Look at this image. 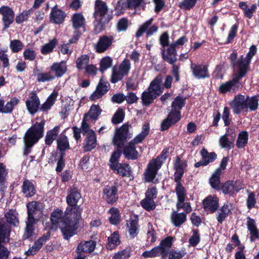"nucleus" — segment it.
Listing matches in <instances>:
<instances>
[{"mask_svg":"<svg viewBox=\"0 0 259 259\" xmlns=\"http://www.w3.org/2000/svg\"><path fill=\"white\" fill-rule=\"evenodd\" d=\"M96 245V242L93 240L81 242L78 245L77 252H91L94 250Z\"/></svg>","mask_w":259,"mask_h":259,"instance_id":"obj_36","label":"nucleus"},{"mask_svg":"<svg viewBox=\"0 0 259 259\" xmlns=\"http://www.w3.org/2000/svg\"><path fill=\"white\" fill-rule=\"evenodd\" d=\"M258 99L255 96L248 97L242 95L235 96L234 99L229 103V105L235 114H239L242 111H255L257 109Z\"/></svg>","mask_w":259,"mask_h":259,"instance_id":"obj_2","label":"nucleus"},{"mask_svg":"<svg viewBox=\"0 0 259 259\" xmlns=\"http://www.w3.org/2000/svg\"><path fill=\"white\" fill-rule=\"evenodd\" d=\"M45 124V120L42 119L40 122H36L27 131L24 137L25 155L28 154L30 148L43 137Z\"/></svg>","mask_w":259,"mask_h":259,"instance_id":"obj_3","label":"nucleus"},{"mask_svg":"<svg viewBox=\"0 0 259 259\" xmlns=\"http://www.w3.org/2000/svg\"><path fill=\"white\" fill-rule=\"evenodd\" d=\"M60 126H56L53 129L47 132L45 137V143L51 145L56 139L60 132Z\"/></svg>","mask_w":259,"mask_h":259,"instance_id":"obj_41","label":"nucleus"},{"mask_svg":"<svg viewBox=\"0 0 259 259\" xmlns=\"http://www.w3.org/2000/svg\"><path fill=\"white\" fill-rule=\"evenodd\" d=\"M108 7L105 2L101 0H97L95 2L94 18L99 24L103 25L108 22L106 17Z\"/></svg>","mask_w":259,"mask_h":259,"instance_id":"obj_13","label":"nucleus"},{"mask_svg":"<svg viewBox=\"0 0 259 259\" xmlns=\"http://www.w3.org/2000/svg\"><path fill=\"white\" fill-rule=\"evenodd\" d=\"M101 112L102 110L100 108L99 106L93 105L91 107L89 112L84 115L82 121V124H83V122H85L90 125V120L91 119L95 121L98 118V117L101 114Z\"/></svg>","mask_w":259,"mask_h":259,"instance_id":"obj_22","label":"nucleus"},{"mask_svg":"<svg viewBox=\"0 0 259 259\" xmlns=\"http://www.w3.org/2000/svg\"><path fill=\"white\" fill-rule=\"evenodd\" d=\"M24 45L21 41L18 39L11 41L10 48L13 53L20 52L23 48Z\"/></svg>","mask_w":259,"mask_h":259,"instance_id":"obj_62","label":"nucleus"},{"mask_svg":"<svg viewBox=\"0 0 259 259\" xmlns=\"http://www.w3.org/2000/svg\"><path fill=\"white\" fill-rule=\"evenodd\" d=\"M57 42V39L56 38H53L48 43L42 46L40 50L41 53L43 55H47L51 53L56 47Z\"/></svg>","mask_w":259,"mask_h":259,"instance_id":"obj_50","label":"nucleus"},{"mask_svg":"<svg viewBox=\"0 0 259 259\" xmlns=\"http://www.w3.org/2000/svg\"><path fill=\"white\" fill-rule=\"evenodd\" d=\"M162 162L159 158L152 159L147 165L144 172V180L146 182H152L157 174V171L161 167Z\"/></svg>","mask_w":259,"mask_h":259,"instance_id":"obj_12","label":"nucleus"},{"mask_svg":"<svg viewBox=\"0 0 259 259\" xmlns=\"http://www.w3.org/2000/svg\"><path fill=\"white\" fill-rule=\"evenodd\" d=\"M23 192L26 197H31L35 193V189L32 182L28 180H26L23 182Z\"/></svg>","mask_w":259,"mask_h":259,"instance_id":"obj_49","label":"nucleus"},{"mask_svg":"<svg viewBox=\"0 0 259 259\" xmlns=\"http://www.w3.org/2000/svg\"><path fill=\"white\" fill-rule=\"evenodd\" d=\"M81 212L82 208L78 207H67L65 218H63V211L57 209L52 213L51 220L53 225H59L64 238L68 239L75 234L77 224L81 218Z\"/></svg>","mask_w":259,"mask_h":259,"instance_id":"obj_1","label":"nucleus"},{"mask_svg":"<svg viewBox=\"0 0 259 259\" xmlns=\"http://www.w3.org/2000/svg\"><path fill=\"white\" fill-rule=\"evenodd\" d=\"M157 97L152 92H150L148 90V92H144L142 96V100L143 104L148 105L151 104L154 99Z\"/></svg>","mask_w":259,"mask_h":259,"instance_id":"obj_59","label":"nucleus"},{"mask_svg":"<svg viewBox=\"0 0 259 259\" xmlns=\"http://www.w3.org/2000/svg\"><path fill=\"white\" fill-rule=\"evenodd\" d=\"M124 118V113L123 110L119 109L114 114L112 118V121L114 124H118L121 122Z\"/></svg>","mask_w":259,"mask_h":259,"instance_id":"obj_64","label":"nucleus"},{"mask_svg":"<svg viewBox=\"0 0 259 259\" xmlns=\"http://www.w3.org/2000/svg\"><path fill=\"white\" fill-rule=\"evenodd\" d=\"M187 164L186 162L181 160L179 158L176 159L175 163V168L176 172L175 173V181L178 182L181 180V179L184 173V168L186 167Z\"/></svg>","mask_w":259,"mask_h":259,"instance_id":"obj_34","label":"nucleus"},{"mask_svg":"<svg viewBox=\"0 0 259 259\" xmlns=\"http://www.w3.org/2000/svg\"><path fill=\"white\" fill-rule=\"evenodd\" d=\"M190 68L193 75L197 78H204L208 77L207 67L205 65L191 64Z\"/></svg>","mask_w":259,"mask_h":259,"instance_id":"obj_25","label":"nucleus"},{"mask_svg":"<svg viewBox=\"0 0 259 259\" xmlns=\"http://www.w3.org/2000/svg\"><path fill=\"white\" fill-rule=\"evenodd\" d=\"M131 62L127 59H124L118 66L112 69L111 82L116 83L121 80L122 78L127 75L131 69Z\"/></svg>","mask_w":259,"mask_h":259,"instance_id":"obj_10","label":"nucleus"},{"mask_svg":"<svg viewBox=\"0 0 259 259\" xmlns=\"http://www.w3.org/2000/svg\"><path fill=\"white\" fill-rule=\"evenodd\" d=\"M148 90L156 97L159 96L163 92V90L161 77L159 76H157L151 82Z\"/></svg>","mask_w":259,"mask_h":259,"instance_id":"obj_32","label":"nucleus"},{"mask_svg":"<svg viewBox=\"0 0 259 259\" xmlns=\"http://www.w3.org/2000/svg\"><path fill=\"white\" fill-rule=\"evenodd\" d=\"M72 26L74 29H82L84 31L85 20L83 15L80 13L74 14L72 17Z\"/></svg>","mask_w":259,"mask_h":259,"instance_id":"obj_37","label":"nucleus"},{"mask_svg":"<svg viewBox=\"0 0 259 259\" xmlns=\"http://www.w3.org/2000/svg\"><path fill=\"white\" fill-rule=\"evenodd\" d=\"M248 141V134L246 132H241L238 137L236 145L238 148H242L247 144Z\"/></svg>","mask_w":259,"mask_h":259,"instance_id":"obj_56","label":"nucleus"},{"mask_svg":"<svg viewBox=\"0 0 259 259\" xmlns=\"http://www.w3.org/2000/svg\"><path fill=\"white\" fill-rule=\"evenodd\" d=\"M10 233V227L0 223V259H9L10 251L1 243L9 242Z\"/></svg>","mask_w":259,"mask_h":259,"instance_id":"obj_11","label":"nucleus"},{"mask_svg":"<svg viewBox=\"0 0 259 259\" xmlns=\"http://www.w3.org/2000/svg\"><path fill=\"white\" fill-rule=\"evenodd\" d=\"M222 174V170L220 168H218L212 174L210 179V184L211 186L214 189H218L220 186V176Z\"/></svg>","mask_w":259,"mask_h":259,"instance_id":"obj_48","label":"nucleus"},{"mask_svg":"<svg viewBox=\"0 0 259 259\" xmlns=\"http://www.w3.org/2000/svg\"><path fill=\"white\" fill-rule=\"evenodd\" d=\"M0 14L3 15L4 29L8 28L14 21V13L13 11L9 7L3 6L0 8Z\"/></svg>","mask_w":259,"mask_h":259,"instance_id":"obj_20","label":"nucleus"},{"mask_svg":"<svg viewBox=\"0 0 259 259\" xmlns=\"http://www.w3.org/2000/svg\"><path fill=\"white\" fill-rule=\"evenodd\" d=\"M111 168L114 172L122 177H129L131 173L130 166L125 163H119L116 165H113V167Z\"/></svg>","mask_w":259,"mask_h":259,"instance_id":"obj_33","label":"nucleus"},{"mask_svg":"<svg viewBox=\"0 0 259 259\" xmlns=\"http://www.w3.org/2000/svg\"><path fill=\"white\" fill-rule=\"evenodd\" d=\"M153 21V19H150V20L146 21L145 23H144L138 30L136 33V36L137 37H140L142 34L146 31L147 36L152 35L154 33L157 32L158 30V27L155 25H153L151 27H149L151 23Z\"/></svg>","mask_w":259,"mask_h":259,"instance_id":"obj_26","label":"nucleus"},{"mask_svg":"<svg viewBox=\"0 0 259 259\" xmlns=\"http://www.w3.org/2000/svg\"><path fill=\"white\" fill-rule=\"evenodd\" d=\"M168 251V259H181L186 254L184 250H175L171 249Z\"/></svg>","mask_w":259,"mask_h":259,"instance_id":"obj_55","label":"nucleus"},{"mask_svg":"<svg viewBox=\"0 0 259 259\" xmlns=\"http://www.w3.org/2000/svg\"><path fill=\"white\" fill-rule=\"evenodd\" d=\"M129 126L128 124L122 125L116 132L115 136L113 139V144L120 149L122 148L125 141L128 138H131L132 134H129Z\"/></svg>","mask_w":259,"mask_h":259,"instance_id":"obj_14","label":"nucleus"},{"mask_svg":"<svg viewBox=\"0 0 259 259\" xmlns=\"http://www.w3.org/2000/svg\"><path fill=\"white\" fill-rule=\"evenodd\" d=\"M40 104L38 97L34 92L31 93L26 101L27 109L30 114L35 113Z\"/></svg>","mask_w":259,"mask_h":259,"instance_id":"obj_23","label":"nucleus"},{"mask_svg":"<svg viewBox=\"0 0 259 259\" xmlns=\"http://www.w3.org/2000/svg\"><path fill=\"white\" fill-rule=\"evenodd\" d=\"M127 231L130 234L131 238L135 237L138 232V223L137 218L135 219H130L126 222Z\"/></svg>","mask_w":259,"mask_h":259,"instance_id":"obj_39","label":"nucleus"},{"mask_svg":"<svg viewBox=\"0 0 259 259\" xmlns=\"http://www.w3.org/2000/svg\"><path fill=\"white\" fill-rule=\"evenodd\" d=\"M48 237L44 236L37 240L33 245H32L29 249L26 251L27 255H30L35 254L38 250L40 249L42 244L47 240Z\"/></svg>","mask_w":259,"mask_h":259,"instance_id":"obj_43","label":"nucleus"},{"mask_svg":"<svg viewBox=\"0 0 259 259\" xmlns=\"http://www.w3.org/2000/svg\"><path fill=\"white\" fill-rule=\"evenodd\" d=\"M149 125L144 124L142 126L141 132L124 147L123 153L128 159H136L138 158L139 154L136 150V145L141 143L145 139L149 133Z\"/></svg>","mask_w":259,"mask_h":259,"instance_id":"obj_5","label":"nucleus"},{"mask_svg":"<svg viewBox=\"0 0 259 259\" xmlns=\"http://www.w3.org/2000/svg\"><path fill=\"white\" fill-rule=\"evenodd\" d=\"M55 76L52 72L40 73L37 74V80L38 82H46L53 80Z\"/></svg>","mask_w":259,"mask_h":259,"instance_id":"obj_60","label":"nucleus"},{"mask_svg":"<svg viewBox=\"0 0 259 259\" xmlns=\"http://www.w3.org/2000/svg\"><path fill=\"white\" fill-rule=\"evenodd\" d=\"M247 226L248 231L251 235L250 240L253 241L255 239L258 237V231L255 226V222L254 220L250 219V218H247Z\"/></svg>","mask_w":259,"mask_h":259,"instance_id":"obj_44","label":"nucleus"},{"mask_svg":"<svg viewBox=\"0 0 259 259\" xmlns=\"http://www.w3.org/2000/svg\"><path fill=\"white\" fill-rule=\"evenodd\" d=\"M203 205L205 210L213 213L219 207V199L216 196H209L204 200Z\"/></svg>","mask_w":259,"mask_h":259,"instance_id":"obj_29","label":"nucleus"},{"mask_svg":"<svg viewBox=\"0 0 259 259\" xmlns=\"http://www.w3.org/2000/svg\"><path fill=\"white\" fill-rule=\"evenodd\" d=\"M109 85V83L103 77H102L97 86L96 90L91 95V99L92 100H96L101 98L108 91Z\"/></svg>","mask_w":259,"mask_h":259,"instance_id":"obj_15","label":"nucleus"},{"mask_svg":"<svg viewBox=\"0 0 259 259\" xmlns=\"http://www.w3.org/2000/svg\"><path fill=\"white\" fill-rule=\"evenodd\" d=\"M67 70V65L66 61L54 63L50 67V71L54 73V76L57 77L62 76Z\"/></svg>","mask_w":259,"mask_h":259,"instance_id":"obj_28","label":"nucleus"},{"mask_svg":"<svg viewBox=\"0 0 259 259\" xmlns=\"http://www.w3.org/2000/svg\"><path fill=\"white\" fill-rule=\"evenodd\" d=\"M239 7L243 11L244 16L248 19H251L256 9L255 4H252L249 7L246 2H242L239 4Z\"/></svg>","mask_w":259,"mask_h":259,"instance_id":"obj_38","label":"nucleus"},{"mask_svg":"<svg viewBox=\"0 0 259 259\" xmlns=\"http://www.w3.org/2000/svg\"><path fill=\"white\" fill-rule=\"evenodd\" d=\"M66 15L61 10L58 9L57 7H54L52 9L50 15V21L52 23L59 24L64 20Z\"/></svg>","mask_w":259,"mask_h":259,"instance_id":"obj_30","label":"nucleus"},{"mask_svg":"<svg viewBox=\"0 0 259 259\" xmlns=\"http://www.w3.org/2000/svg\"><path fill=\"white\" fill-rule=\"evenodd\" d=\"M82 134L85 136V145L83 147L85 151H90L94 149L97 145V138L95 131L90 128L86 123L82 124Z\"/></svg>","mask_w":259,"mask_h":259,"instance_id":"obj_9","label":"nucleus"},{"mask_svg":"<svg viewBox=\"0 0 259 259\" xmlns=\"http://www.w3.org/2000/svg\"><path fill=\"white\" fill-rule=\"evenodd\" d=\"M58 95V92L54 90L48 98L47 101L42 105L41 110L46 111L50 109L51 107L55 103Z\"/></svg>","mask_w":259,"mask_h":259,"instance_id":"obj_46","label":"nucleus"},{"mask_svg":"<svg viewBox=\"0 0 259 259\" xmlns=\"http://www.w3.org/2000/svg\"><path fill=\"white\" fill-rule=\"evenodd\" d=\"M181 118L180 111L172 110L168 114L166 119H165L161 123V128L162 131H164L168 128L172 124L177 122Z\"/></svg>","mask_w":259,"mask_h":259,"instance_id":"obj_21","label":"nucleus"},{"mask_svg":"<svg viewBox=\"0 0 259 259\" xmlns=\"http://www.w3.org/2000/svg\"><path fill=\"white\" fill-rule=\"evenodd\" d=\"M57 147L60 150V153L69 149V144L67 137L63 134H61L57 140Z\"/></svg>","mask_w":259,"mask_h":259,"instance_id":"obj_42","label":"nucleus"},{"mask_svg":"<svg viewBox=\"0 0 259 259\" xmlns=\"http://www.w3.org/2000/svg\"><path fill=\"white\" fill-rule=\"evenodd\" d=\"M27 207L28 217L25 232L23 235L24 239L28 238L31 236L33 224L36 220L41 216L42 205L40 202L32 201L27 204Z\"/></svg>","mask_w":259,"mask_h":259,"instance_id":"obj_4","label":"nucleus"},{"mask_svg":"<svg viewBox=\"0 0 259 259\" xmlns=\"http://www.w3.org/2000/svg\"><path fill=\"white\" fill-rule=\"evenodd\" d=\"M117 188L116 186H107L103 190L104 197L109 203L115 202L117 198Z\"/></svg>","mask_w":259,"mask_h":259,"instance_id":"obj_27","label":"nucleus"},{"mask_svg":"<svg viewBox=\"0 0 259 259\" xmlns=\"http://www.w3.org/2000/svg\"><path fill=\"white\" fill-rule=\"evenodd\" d=\"M81 198V194L76 189L74 188L71 189L68 194L66 198V202L70 207H78L80 208L79 206H76L78 200Z\"/></svg>","mask_w":259,"mask_h":259,"instance_id":"obj_31","label":"nucleus"},{"mask_svg":"<svg viewBox=\"0 0 259 259\" xmlns=\"http://www.w3.org/2000/svg\"><path fill=\"white\" fill-rule=\"evenodd\" d=\"M114 42L113 36L103 35L101 36L96 44L95 48L96 52L103 53L107 50Z\"/></svg>","mask_w":259,"mask_h":259,"instance_id":"obj_16","label":"nucleus"},{"mask_svg":"<svg viewBox=\"0 0 259 259\" xmlns=\"http://www.w3.org/2000/svg\"><path fill=\"white\" fill-rule=\"evenodd\" d=\"M232 205L230 203L224 204L217 214V219L218 222L222 224L225 219L231 213Z\"/></svg>","mask_w":259,"mask_h":259,"instance_id":"obj_35","label":"nucleus"},{"mask_svg":"<svg viewBox=\"0 0 259 259\" xmlns=\"http://www.w3.org/2000/svg\"><path fill=\"white\" fill-rule=\"evenodd\" d=\"M19 100L17 98H13L11 100L7 102V103L3 107V113H11L14 107L18 104Z\"/></svg>","mask_w":259,"mask_h":259,"instance_id":"obj_54","label":"nucleus"},{"mask_svg":"<svg viewBox=\"0 0 259 259\" xmlns=\"http://www.w3.org/2000/svg\"><path fill=\"white\" fill-rule=\"evenodd\" d=\"M7 222L14 226H17L19 224L17 213L14 210H10L5 214Z\"/></svg>","mask_w":259,"mask_h":259,"instance_id":"obj_51","label":"nucleus"},{"mask_svg":"<svg viewBox=\"0 0 259 259\" xmlns=\"http://www.w3.org/2000/svg\"><path fill=\"white\" fill-rule=\"evenodd\" d=\"M172 243V238L168 237L162 240L159 245L150 250L143 252L142 255L144 258H153L161 255L162 258L165 259L167 256L168 251L171 248Z\"/></svg>","mask_w":259,"mask_h":259,"instance_id":"obj_6","label":"nucleus"},{"mask_svg":"<svg viewBox=\"0 0 259 259\" xmlns=\"http://www.w3.org/2000/svg\"><path fill=\"white\" fill-rule=\"evenodd\" d=\"M243 188V185L240 181H228L225 183L222 187V191L225 194H233Z\"/></svg>","mask_w":259,"mask_h":259,"instance_id":"obj_19","label":"nucleus"},{"mask_svg":"<svg viewBox=\"0 0 259 259\" xmlns=\"http://www.w3.org/2000/svg\"><path fill=\"white\" fill-rule=\"evenodd\" d=\"M200 155L202 159L199 162L195 164L196 167H198L200 166H205L208 165L209 163L212 162L217 157L215 152L209 153L205 149H202L200 151Z\"/></svg>","mask_w":259,"mask_h":259,"instance_id":"obj_18","label":"nucleus"},{"mask_svg":"<svg viewBox=\"0 0 259 259\" xmlns=\"http://www.w3.org/2000/svg\"><path fill=\"white\" fill-rule=\"evenodd\" d=\"M176 182L177 185L175 190L178 198L177 206L181 207L180 204H181V202H184L186 196V193L185 188L182 186L180 181Z\"/></svg>","mask_w":259,"mask_h":259,"instance_id":"obj_40","label":"nucleus"},{"mask_svg":"<svg viewBox=\"0 0 259 259\" xmlns=\"http://www.w3.org/2000/svg\"><path fill=\"white\" fill-rule=\"evenodd\" d=\"M112 63V59L109 57H105L102 58L100 63V71L104 72L106 69L111 67Z\"/></svg>","mask_w":259,"mask_h":259,"instance_id":"obj_61","label":"nucleus"},{"mask_svg":"<svg viewBox=\"0 0 259 259\" xmlns=\"http://www.w3.org/2000/svg\"><path fill=\"white\" fill-rule=\"evenodd\" d=\"M245 74L242 68L241 69V71L238 69V73L234 75L232 80L223 83L220 85L219 87L220 93L222 94L235 93L241 87V84L239 82L240 79L243 77Z\"/></svg>","mask_w":259,"mask_h":259,"instance_id":"obj_7","label":"nucleus"},{"mask_svg":"<svg viewBox=\"0 0 259 259\" xmlns=\"http://www.w3.org/2000/svg\"><path fill=\"white\" fill-rule=\"evenodd\" d=\"M119 243V234L117 232H114L108 238L107 248L108 249L112 250L118 245Z\"/></svg>","mask_w":259,"mask_h":259,"instance_id":"obj_47","label":"nucleus"},{"mask_svg":"<svg viewBox=\"0 0 259 259\" xmlns=\"http://www.w3.org/2000/svg\"><path fill=\"white\" fill-rule=\"evenodd\" d=\"M256 48L255 46H252L249 49V52L247 53L246 57L245 58H243L242 57L240 60H238L237 62V67L238 69L241 71V69L242 68L243 71L244 72V73L246 74L247 67L252 57L256 54Z\"/></svg>","mask_w":259,"mask_h":259,"instance_id":"obj_17","label":"nucleus"},{"mask_svg":"<svg viewBox=\"0 0 259 259\" xmlns=\"http://www.w3.org/2000/svg\"><path fill=\"white\" fill-rule=\"evenodd\" d=\"M187 39L186 36H182L179 38L175 43L169 46L166 51L164 49L161 50L163 59L169 63L173 64L177 61L176 47L178 46L183 45Z\"/></svg>","mask_w":259,"mask_h":259,"instance_id":"obj_8","label":"nucleus"},{"mask_svg":"<svg viewBox=\"0 0 259 259\" xmlns=\"http://www.w3.org/2000/svg\"><path fill=\"white\" fill-rule=\"evenodd\" d=\"M142 206L148 211L153 210L155 208V203L153 199L146 197L141 201Z\"/></svg>","mask_w":259,"mask_h":259,"instance_id":"obj_58","label":"nucleus"},{"mask_svg":"<svg viewBox=\"0 0 259 259\" xmlns=\"http://www.w3.org/2000/svg\"><path fill=\"white\" fill-rule=\"evenodd\" d=\"M186 217L185 213H177L176 211H173L171 215V220L174 225L178 227L186 221Z\"/></svg>","mask_w":259,"mask_h":259,"instance_id":"obj_45","label":"nucleus"},{"mask_svg":"<svg viewBox=\"0 0 259 259\" xmlns=\"http://www.w3.org/2000/svg\"><path fill=\"white\" fill-rule=\"evenodd\" d=\"M236 135L234 133H226L219 139V144L222 148L231 149L234 147Z\"/></svg>","mask_w":259,"mask_h":259,"instance_id":"obj_24","label":"nucleus"},{"mask_svg":"<svg viewBox=\"0 0 259 259\" xmlns=\"http://www.w3.org/2000/svg\"><path fill=\"white\" fill-rule=\"evenodd\" d=\"M185 104V98L183 97H177L172 103V110L180 111Z\"/></svg>","mask_w":259,"mask_h":259,"instance_id":"obj_53","label":"nucleus"},{"mask_svg":"<svg viewBox=\"0 0 259 259\" xmlns=\"http://www.w3.org/2000/svg\"><path fill=\"white\" fill-rule=\"evenodd\" d=\"M90 61V57L87 55H81L76 61V67L79 70L84 69Z\"/></svg>","mask_w":259,"mask_h":259,"instance_id":"obj_52","label":"nucleus"},{"mask_svg":"<svg viewBox=\"0 0 259 259\" xmlns=\"http://www.w3.org/2000/svg\"><path fill=\"white\" fill-rule=\"evenodd\" d=\"M108 212L110 214V222L111 224L116 225L119 222L120 214L119 210L115 208H112L110 209Z\"/></svg>","mask_w":259,"mask_h":259,"instance_id":"obj_57","label":"nucleus"},{"mask_svg":"<svg viewBox=\"0 0 259 259\" xmlns=\"http://www.w3.org/2000/svg\"><path fill=\"white\" fill-rule=\"evenodd\" d=\"M126 8H128V7L126 1L119 0L115 8L116 15L119 16L122 14Z\"/></svg>","mask_w":259,"mask_h":259,"instance_id":"obj_63","label":"nucleus"}]
</instances>
